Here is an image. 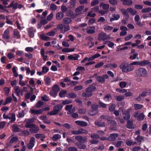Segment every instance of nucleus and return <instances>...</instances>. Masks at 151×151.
Listing matches in <instances>:
<instances>
[{
	"label": "nucleus",
	"instance_id": "f257e3e1",
	"mask_svg": "<svg viewBox=\"0 0 151 151\" xmlns=\"http://www.w3.org/2000/svg\"><path fill=\"white\" fill-rule=\"evenodd\" d=\"M135 73L137 76L143 78L146 77L148 74L147 70L143 68H140L136 70Z\"/></svg>",
	"mask_w": 151,
	"mask_h": 151
},
{
	"label": "nucleus",
	"instance_id": "f03ea898",
	"mask_svg": "<svg viewBox=\"0 0 151 151\" xmlns=\"http://www.w3.org/2000/svg\"><path fill=\"white\" fill-rule=\"evenodd\" d=\"M63 106L61 104H58L55 106L53 108V110L48 112V114L50 115H54L57 114L61 110Z\"/></svg>",
	"mask_w": 151,
	"mask_h": 151
},
{
	"label": "nucleus",
	"instance_id": "7ed1b4c3",
	"mask_svg": "<svg viewBox=\"0 0 151 151\" xmlns=\"http://www.w3.org/2000/svg\"><path fill=\"white\" fill-rule=\"evenodd\" d=\"M3 117L4 119H8L11 120V122H13L16 120L15 115V114L12 112H9L8 114L6 115L4 113L3 114Z\"/></svg>",
	"mask_w": 151,
	"mask_h": 151
},
{
	"label": "nucleus",
	"instance_id": "20e7f679",
	"mask_svg": "<svg viewBox=\"0 0 151 151\" xmlns=\"http://www.w3.org/2000/svg\"><path fill=\"white\" fill-rule=\"evenodd\" d=\"M58 29H60L61 32L64 34L66 32L68 31L70 29V27L69 26H66L62 24H59L57 26Z\"/></svg>",
	"mask_w": 151,
	"mask_h": 151
},
{
	"label": "nucleus",
	"instance_id": "39448f33",
	"mask_svg": "<svg viewBox=\"0 0 151 151\" xmlns=\"http://www.w3.org/2000/svg\"><path fill=\"white\" fill-rule=\"evenodd\" d=\"M84 7L83 6H81L76 9L75 12L76 13L73 14L74 16L73 18L76 17L78 15H81L82 14V12L84 9Z\"/></svg>",
	"mask_w": 151,
	"mask_h": 151
},
{
	"label": "nucleus",
	"instance_id": "423d86ee",
	"mask_svg": "<svg viewBox=\"0 0 151 151\" xmlns=\"http://www.w3.org/2000/svg\"><path fill=\"white\" fill-rule=\"evenodd\" d=\"M98 36V39L100 41H104L109 38L108 36L106 35L105 33L104 32L99 34Z\"/></svg>",
	"mask_w": 151,
	"mask_h": 151
},
{
	"label": "nucleus",
	"instance_id": "0eeeda50",
	"mask_svg": "<svg viewBox=\"0 0 151 151\" xmlns=\"http://www.w3.org/2000/svg\"><path fill=\"white\" fill-rule=\"evenodd\" d=\"M96 28L94 26H88L86 27V32L89 34H92L95 32Z\"/></svg>",
	"mask_w": 151,
	"mask_h": 151
},
{
	"label": "nucleus",
	"instance_id": "6e6552de",
	"mask_svg": "<svg viewBox=\"0 0 151 151\" xmlns=\"http://www.w3.org/2000/svg\"><path fill=\"white\" fill-rule=\"evenodd\" d=\"M29 131L31 133H36L39 131V127L37 125L32 124V127L29 129Z\"/></svg>",
	"mask_w": 151,
	"mask_h": 151
},
{
	"label": "nucleus",
	"instance_id": "1a4fd4ad",
	"mask_svg": "<svg viewBox=\"0 0 151 151\" xmlns=\"http://www.w3.org/2000/svg\"><path fill=\"white\" fill-rule=\"evenodd\" d=\"M134 117H137L138 120H142L144 119L145 115L142 113L139 114L138 113L136 112L134 114Z\"/></svg>",
	"mask_w": 151,
	"mask_h": 151
},
{
	"label": "nucleus",
	"instance_id": "9d476101",
	"mask_svg": "<svg viewBox=\"0 0 151 151\" xmlns=\"http://www.w3.org/2000/svg\"><path fill=\"white\" fill-rule=\"evenodd\" d=\"M119 136L118 133H114L111 134L110 136L108 137V141H114L116 139V138Z\"/></svg>",
	"mask_w": 151,
	"mask_h": 151
},
{
	"label": "nucleus",
	"instance_id": "9b49d317",
	"mask_svg": "<svg viewBox=\"0 0 151 151\" xmlns=\"http://www.w3.org/2000/svg\"><path fill=\"white\" fill-rule=\"evenodd\" d=\"M35 142V139L33 137H32L30 139L29 143L27 145V147L29 149H32L34 147Z\"/></svg>",
	"mask_w": 151,
	"mask_h": 151
},
{
	"label": "nucleus",
	"instance_id": "f8f14e48",
	"mask_svg": "<svg viewBox=\"0 0 151 151\" xmlns=\"http://www.w3.org/2000/svg\"><path fill=\"white\" fill-rule=\"evenodd\" d=\"M128 64V63H123L120 65L119 68L122 72L126 73Z\"/></svg>",
	"mask_w": 151,
	"mask_h": 151
},
{
	"label": "nucleus",
	"instance_id": "ddd939ff",
	"mask_svg": "<svg viewBox=\"0 0 151 151\" xmlns=\"http://www.w3.org/2000/svg\"><path fill=\"white\" fill-rule=\"evenodd\" d=\"M96 88L95 86L91 85L87 88L85 90L86 92L87 93H91L96 90Z\"/></svg>",
	"mask_w": 151,
	"mask_h": 151
},
{
	"label": "nucleus",
	"instance_id": "4468645a",
	"mask_svg": "<svg viewBox=\"0 0 151 151\" xmlns=\"http://www.w3.org/2000/svg\"><path fill=\"white\" fill-rule=\"evenodd\" d=\"M9 31L8 29H6L2 35V38L4 39L8 40L9 39L10 36L9 35Z\"/></svg>",
	"mask_w": 151,
	"mask_h": 151
},
{
	"label": "nucleus",
	"instance_id": "2eb2a0df",
	"mask_svg": "<svg viewBox=\"0 0 151 151\" xmlns=\"http://www.w3.org/2000/svg\"><path fill=\"white\" fill-rule=\"evenodd\" d=\"M30 111L35 114H42L43 111V109H39L38 110H34L32 109H30Z\"/></svg>",
	"mask_w": 151,
	"mask_h": 151
},
{
	"label": "nucleus",
	"instance_id": "dca6fc26",
	"mask_svg": "<svg viewBox=\"0 0 151 151\" xmlns=\"http://www.w3.org/2000/svg\"><path fill=\"white\" fill-rule=\"evenodd\" d=\"M60 90L59 86L56 84L54 85L52 88L53 93L56 94Z\"/></svg>",
	"mask_w": 151,
	"mask_h": 151
},
{
	"label": "nucleus",
	"instance_id": "f3484780",
	"mask_svg": "<svg viewBox=\"0 0 151 151\" xmlns=\"http://www.w3.org/2000/svg\"><path fill=\"white\" fill-rule=\"evenodd\" d=\"M75 123L78 125L82 127L86 126L88 125V123L86 122L81 121H75Z\"/></svg>",
	"mask_w": 151,
	"mask_h": 151
},
{
	"label": "nucleus",
	"instance_id": "a211bd4d",
	"mask_svg": "<svg viewBox=\"0 0 151 151\" xmlns=\"http://www.w3.org/2000/svg\"><path fill=\"white\" fill-rule=\"evenodd\" d=\"M117 66V64L115 63H109L104 65V67L106 68H115Z\"/></svg>",
	"mask_w": 151,
	"mask_h": 151
},
{
	"label": "nucleus",
	"instance_id": "6ab92c4d",
	"mask_svg": "<svg viewBox=\"0 0 151 151\" xmlns=\"http://www.w3.org/2000/svg\"><path fill=\"white\" fill-rule=\"evenodd\" d=\"M14 1H12L7 7L8 8L12 7L13 9H16L17 8L18 4L17 3H14Z\"/></svg>",
	"mask_w": 151,
	"mask_h": 151
},
{
	"label": "nucleus",
	"instance_id": "aec40b11",
	"mask_svg": "<svg viewBox=\"0 0 151 151\" xmlns=\"http://www.w3.org/2000/svg\"><path fill=\"white\" fill-rule=\"evenodd\" d=\"M28 31L29 37H33L34 35L35 29L32 28H30L28 29Z\"/></svg>",
	"mask_w": 151,
	"mask_h": 151
},
{
	"label": "nucleus",
	"instance_id": "412c9836",
	"mask_svg": "<svg viewBox=\"0 0 151 151\" xmlns=\"http://www.w3.org/2000/svg\"><path fill=\"white\" fill-rule=\"evenodd\" d=\"M44 81L46 86H50L51 85V78L49 77H45L44 79Z\"/></svg>",
	"mask_w": 151,
	"mask_h": 151
},
{
	"label": "nucleus",
	"instance_id": "4be33fe9",
	"mask_svg": "<svg viewBox=\"0 0 151 151\" xmlns=\"http://www.w3.org/2000/svg\"><path fill=\"white\" fill-rule=\"evenodd\" d=\"M64 16V15L63 13L61 12H58L56 14V19L58 20H60L63 18Z\"/></svg>",
	"mask_w": 151,
	"mask_h": 151
},
{
	"label": "nucleus",
	"instance_id": "5701e85b",
	"mask_svg": "<svg viewBox=\"0 0 151 151\" xmlns=\"http://www.w3.org/2000/svg\"><path fill=\"white\" fill-rule=\"evenodd\" d=\"M124 5L130 6L132 4V1L131 0H121Z\"/></svg>",
	"mask_w": 151,
	"mask_h": 151
},
{
	"label": "nucleus",
	"instance_id": "b1692460",
	"mask_svg": "<svg viewBox=\"0 0 151 151\" xmlns=\"http://www.w3.org/2000/svg\"><path fill=\"white\" fill-rule=\"evenodd\" d=\"M63 23L66 24H70L72 20L70 18L68 17H65L63 19Z\"/></svg>",
	"mask_w": 151,
	"mask_h": 151
},
{
	"label": "nucleus",
	"instance_id": "393cba45",
	"mask_svg": "<svg viewBox=\"0 0 151 151\" xmlns=\"http://www.w3.org/2000/svg\"><path fill=\"white\" fill-rule=\"evenodd\" d=\"M127 10L128 12L130 13L132 15H135L137 13V12L135 10L131 8H127Z\"/></svg>",
	"mask_w": 151,
	"mask_h": 151
},
{
	"label": "nucleus",
	"instance_id": "a878e982",
	"mask_svg": "<svg viewBox=\"0 0 151 151\" xmlns=\"http://www.w3.org/2000/svg\"><path fill=\"white\" fill-rule=\"evenodd\" d=\"M78 55H70L68 56V58L71 60H77L78 59Z\"/></svg>",
	"mask_w": 151,
	"mask_h": 151
},
{
	"label": "nucleus",
	"instance_id": "bb28decb",
	"mask_svg": "<svg viewBox=\"0 0 151 151\" xmlns=\"http://www.w3.org/2000/svg\"><path fill=\"white\" fill-rule=\"evenodd\" d=\"M14 36L16 38L18 39L20 37L19 32L17 29H14L13 31Z\"/></svg>",
	"mask_w": 151,
	"mask_h": 151
},
{
	"label": "nucleus",
	"instance_id": "cd10ccee",
	"mask_svg": "<svg viewBox=\"0 0 151 151\" xmlns=\"http://www.w3.org/2000/svg\"><path fill=\"white\" fill-rule=\"evenodd\" d=\"M101 56V55L99 53H96L93 55L91 56L89 58L88 60H93Z\"/></svg>",
	"mask_w": 151,
	"mask_h": 151
},
{
	"label": "nucleus",
	"instance_id": "c85d7f7f",
	"mask_svg": "<svg viewBox=\"0 0 151 151\" xmlns=\"http://www.w3.org/2000/svg\"><path fill=\"white\" fill-rule=\"evenodd\" d=\"M134 69V67L132 66L130 64H128L127 66L126 73H128L132 71Z\"/></svg>",
	"mask_w": 151,
	"mask_h": 151
},
{
	"label": "nucleus",
	"instance_id": "c756f323",
	"mask_svg": "<svg viewBox=\"0 0 151 151\" xmlns=\"http://www.w3.org/2000/svg\"><path fill=\"white\" fill-rule=\"evenodd\" d=\"M149 61L148 60H144L141 62H139V66H144L146 65L149 64Z\"/></svg>",
	"mask_w": 151,
	"mask_h": 151
},
{
	"label": "nucleus",
	"instance_id": "7c9ffc66",
	"mask_svg": "<svg viewBox=\"0 0 151 151\" xmlns=\"http://www.w3.org/2000/svg\"><path fill=\"white\" fill-rule=\"evenodd\" d=\"M95 124L96 125L99 127H105V124L104 122H99L96 121L95 122Z\"/></svg>",
	"mask_w": 151,
	"mask_h": 151
},
{
	"label": "nucleus",
	"instance_id": "2f4dec72",
	"mask_svg": "<svg viewBox=\"0 0 151 151\" xmlns=\"http://www.w3.org/2000/svg\"><path fill=\"white\" fill-rule=\"evenodd\" d=\"M61 136L59 134H54L52 137V139L55 141H57L58 139H60Z\"/></svg>",
	"mask_w": 151,
	"mask_h": 151
},
{
	"label": "nucleus",
	"instance_id": "473e14b6",
	"mask_svg": "<svg viewBox=\"0 0 151 151\" xmlns=\"http://www.w3.org/2000/svg\"><path fill=\"white\" fill-rule=\"evenodd\" d=\"M123 108L122 107L120 108L119 109V110L122 111V113L124 114H128L132 110L130 108L129 109H127L126 111H123Z\"/></svg>",
	"mask_w": 151,
	"mask_h": 151
},
{
	"label": "nucleus",
	"instance_id": "72a5a7b5",
	"mask_svg": "<svg viewBox=\"0 0 151 151\" xmlns=\"http://www.w3.org/2000/svg\"><path fill=\"white\" fill-rule=\"evenodd\" d=\"M113 27L112 26L108 25H105L104 26V29L105 31H110L113 29Z\"/></svg>",
	"mask_w": 151,
	"mask_h": 151
},
{
	"label": "nucleus",
	"instance_id": "f704fd0d",
	"mask_svg": "<svg viewBox=\"0 0 151 151\" xmlns=\"http://www.w3.org/2000/svg\"><path fill=\"white\" fill-rule=\"evenodd\" d=\"M100 6L102 7L104 9L106 10L109 8V4L102 3L100 4Z\"/></svg>",
	"mask_w": 151,
	"mask_h": 151
},
{
	"label": "nucleus",
	"instance_id": "c9c22d12",
	"mask_svg": "<svg viewBox=\"0 0 151 151\" xmlns=\"http://www.w3.org/2000/svg\"><path fill=\"white\" fill-rule=\"evenodd\" d=\"M126 144L128 146H130L131 145H134L136 144V143L135 142H133L131 140L127 139L126 142Z\"/></svg>",
	"mask_w": 151,
	"mask_h": 151
},
{
	"label": "nucleus",
	"instance_id": "e433bc0d",
	"mask_svg": "<svg viewBox=\"0 0 151 151\" xmlns=\"http://www.w3.org/2000/svg\"><path fill=\"white\" fill-rule=\"evenodd\" d=\"M40 38L41 40L45 41H48L50 40V37L43 35H40Z\"/></svg>",
	"mask_w": 151,
	"mask_h": 151
},
{
	"label": "nucleus",
	"instance_id": "4c0bfd02",
	"mask_svg": "<svg viewBox=\"0 0 151 151\" xmlns=\"http://www.w3.org/2000/svg\"><path fill=\"white\" fill-rule=\"evenodd\" d=\"M143 107V106L142 104H134V109L136 110H139L141 109Z\"/></svg>",
	"mask_w": 151,
	"mask_h": 151
},
{
	"label": "nucleus",
	"instance_id": "58836bf2",
	"mask_svg": "<svg viewBox=\"0 0 151 151\" xmlns=\"http://www.w3.org/2000/svg\"><path fill=\"white\" fill-rule=\"evenodd\" d=\"M97 111L94 110H91L88 112V113L91 116H93L97 113Z\"/></svg>",
	"mask_w": 151,
	"mask_h": 151
},
{
	"label": "nucleus",
	"instance_id": "ea45409f",
	"mask_svg": "<svg viewBox=\"0 0 151 151\" xmlns=\"http://www.w3.org/2000/svg\"><path fill=\"white\" fill-rule=\"evenodd\" d=\"M121 11L123 14L127 17L129 16L128 14L129 12H128L127 10V9H121Z\"/></svg>",
	"mask_w": 151,
	"mask_h": 151
},
{
	"label": "nucleus",
	"instance_id": "a19ab883",
	"mask_svg": "<svg viewBox=\"0 0 151 151\" xmlns=\"http://www.w3.org/2000/svg\"><path fill=\"white\" fill-rule=\"evenodd\" d=\"M123 143L124 142L122 141H119L116 143H114V145L116 147H121Z\"/></svg>",
	"mask_w": 151,
	"mask_h": 151
},
{
	"label": "nucleus",
	"instance_id": "79ce46f5",
	"mask_svg": "<svg viewBox=\"0 0 151 151\" xmlns=\"http://www.w3.org/2000/svg\"><path fill=\"white\" fill-rule=\"evenodd\" d=\"M151 11V8L148 7L142 9L141 12L142 13H147Z\"/></svg>",
	"mask_w": 151,
	"mask_h": 151
},
{
	"label": "nucleus",
	"instance_id": "37998d69",
	"mask_svg": "<svg viewBox=\"0 0 151 151\" xmlns=\"http://www.w3.org/2000/svg\"><path fill=\"white\" fill-rule=\"evenodd\" d=\"M97 80L100 83L104 82L105 80L103 76H98L96 78Z\"/></svg>",
	"mask_w": 151,
	"mask_h": 151
},
{
	"label": "nucleus",
	"instance_id": "c03bdc74",
	"mask_svg": "<svg viewBox=\"0 0 151 151\" xmlns=\"http://www.w3.org/2000/svg\"><path fill=\"white\" fill-rule=\"evenodd\" d=\"M136 140L138 142L141 143L142 142H144V139L142 137L138 136L136 138Z\"/></svg>",
	"mask_w": 151,
	"mask_h": 151
},
{
	"label": "nucleus",
	"instance_id": "a18cd8bd",
	"mask_svg": "<svg viewBox=\"0 0 151 151\" xmlns=\"http://www.w3.org/2000/svg\"><path fill=\"white\" fill-rule=\"evenodd\" d=\"M127 127L129 129L133 128L132 121H129L127 122Z\"/></svg>",
	"mask_w": 151,
	"mask_h": 151
},
{
	"label": "nucleus",
	"instance_id": "49530a36",
	"mask_svg": "<svg viewBox=\"0 0 151 151\" xmlns=\"http://www.w3.org/2000/svg\"><path fill=\"white\" fill-rule=\"evenodd\" d=\"M127 84V83L125 81H122L119 83V86L121 88H124L125 87Z\"/></svg>",
	"mask_w": 151,
	"mask_h": 151
},
{
	"label": "nucleus",
	"instance_id": "de8ad7c7",
	"mask_svg": "<svg viewBox=\"0 0 151 151\" xmlns=\"http://www.w3.org/2000/svg\"><path fill=\"white\" fill-rule=\"evenodd\" d=\"M18 140V138L16 137H12L10 141V145L14 142H17Z\"/></svg>",
	"mask_w": 151,
	"mask_h": 151
},
{
	"label": "nucleus",
	"instance_id": "09e8293b",
	"mask_svg": "<svg viewBox=\"0 0 151 151\" xmlns=\"http://www.w3.org/2000/svg\"><path fill=\"white\" fill-rule=\"evenodd\" d=\"M43 105V102L41 101H39L36 105V108H41Z\"/></svg>",
	"mask_w": 151,
	"mask_h": 151
},
{
	"label": "nucleus",
	"instance_id": "8fccbe9b",
	"mask_svg": "<svg viewBox=\"0 0 151 151\" xmlns=\"http://www.w3.org/2000/svg\"><path fill=\"white\" fill-rule=\"evenodd\" d=\"M79 134H87L88 133V132L86 129L81 128L78 129Z\"/></svg>",
	"mask_w": 151,
	"mask_h": 151
},
{
	"label": "nucleus",
	"instance_id": "3c124183",
	"mask_svg": "<svg viewBox=\"0 0 151 151\" xmlns=\"http://www.w3.org/2000/svg\"><path fill=\"white\" fill-rule=\"evenodd\" d=\"M116 107V105L114 104H112L109 107V109L111 111H113Z\"/></svg>",
	"mask_w": 151,
	"mask_h": 151
},
{
	"label": "nucleus",
	"instance_id": "603ef678",
	"mask_svg": "<svg viewBox=\"0 0 151 151\" xmlns=\"http://www.w3.org/2000/svg\"><path fill=\"white\" fill-rule=\"evenodd\" d=\"M106 42L108 43V46L109 47L112 48H114V44L113 42L109 41H107Z\"/></svg>",
	"mask_w": 151,
	"mask_h": 151
},
{
	"label": "nucleus",
	"instance_id": "864d4df0",
	"mask_svg": "<svg viewBox=\"0 0 151 151\" xmlns=\"http://www.w3.org/2000/svg\"><path fill=\"white\" fill-rule=\"evenodd\" d=\"M151 94V90L150 89H145L142 91V94Z\"/></svg>",
	"mask_w": 151,
	"mask_h": 151
},
{
	"label": "nucleus",
	"instance_id": "5fc2aeb1",
	"mask_svg": "<svg viewBox=\"0 0 151 151\" xmlns=\"http://www.w3.org/2000/svg\"><path fill=\"white\" fill-rule=\"evenodd\" d=\"M50 8L52 11H55L57 9V6L55 4H52L50 5Z\"/></svg>",
	"mask_w": 151,
	"mask_h": 151
},
{
	"label": "nucleus",
	"instance_id": "6e6d98bb",
	"mask_svg": "<svg viewBox=\"0 0 151 151\" xmlns=\"http://www.w3.org/2000/svg\"><path fill=\"white\" fill-rule=\"evenodd\" d=\"M121 93H125V94H130L131 93L129 91V90H126V89H122L121 91Z\"/></svg>",
	"mask_w": 151,
	"mask_h": 151
},
{
	"label": "nucleus",
	"instance_id": "4d7b16f0",
	"mask_svg": "<svg viewBox=\"0 0 151 151\" xmlns=\"http://www.w3.org/2000/svg\"><path fill=\"white\" fill-rule=\"evenodd\" d=\"M86 108H81L78 110V112L80 114H84L86 113Z\"/></svg>",
	"mask_w": 151,
	"mask_h": 151
},
{
	"label": "nucleus",
	"instance_id": "13d9d810",
	"mask_svg": "<svg viewBox=\"0 0 151 151\" xmlns=\"http://www.w3.org/2000/svg\"><path fill=\"white\" fill-rule=\"evenodd\" d=\"M133 151H144L142 149L139 147H135L132 149Z\"/></svg>",
	"mask_w": 151,
	"mask_h": 151
},
{
	"label": "nucleus",
	"instance_id": "bf43d9fd",
	"mask_svg": "<svg viewBox=\"0 0 151 151\" xmlns=\"http://www.w3.org/2000/svg\"><path fill=\"white\" fill-rule=\"evenodd\" d=\"M133 37V35L132 34L129 35L124 37V40L125 41H128L132 39Z\"/></svg>",
	"mask_w": 151,
	"mask_h": 151
},
{
	"label": "nucleus",
	"instance_id": "052dcab7",
	"mask_svg": "<svg viewBox=\"0 0 151 151\" xmlns=\"http://www.w3.org/2000/svg\"><path fill=\"white\" fill-rule=\"evenodd\" d=\"M105 22V19L103 17H101L97 20V22L100 23H104Z\"/></svg>",
	"mask_w": 151,
	"mask_h": 151
},
{
	"label": "nucleus",
	"instance_id": "680f3d73",
	"mask_svg": "<svg viewBox=\"0 0 151 151\" xmlns=\"http://www.w3.org/2000/svg\"><path fill=\"white\" fill-rule=\"evenodd\" d=\"M110 118H109V120H108V122L109 124H110L112 125H115L116 124V121L113 120H110L109 119Z\"/></svg>",
	"mask_w": 151,
	"mask_h": 151
},
{
	"label": "nucleus",
	"instance_id": "e2e57ef3",
	"mask_svg": "<svg viewBox=\"0 0 151 151\" xmlns=\"http://www.w3.org/2000/svg\"><path fill=\"white\" fill-rule=\"evenodd\" d=\"M21 134L23 136L29 135L30 134V132L27 130H24L21 132Z\"/></svg>",
	"mask_w": 151,
	"mask_h": 151
},
{
	"label": "nucleus",
	"instance_id": "0e129e2a",
	"mask_svg": "<svg viewBox=\"0 0 151 151\" xmlns=\"http://www.w3.org/2000/svg\"><path fill=\"white\" fill-rule=\"evenodd\" d=\"M138 55V53L136 52L134 54H133V55H131L130 56V58L132 60H134L136 58V57Z\"/></svg>",
	"mask_w": 151,
	"mask_h": 151
},
{
	"label": "nucleus",
	"instance_id": "69168bd1",
	"mask_svg": "<svg viewBox=\"0 0 151 151\" xmlns=\"http://www.w3.org/2000/svg\"><path fill=\"white\" fill-rule=\"evenodd\" d=\"M104 64V63L102 62H100L95 65V67L96 68H100Z\"/></svg>",
	"mask_w": 151,
	"mask_h": 151
},
{
	"label": "nucleus",
	"instance_id": "338daca9",
	"mask_svg": "<svg viewBox=\"0 0 151 151\" xmlns=\"http://www.w3.org/2000/svg\"><path fill=\"white\" fill-rule=\"evenodd\" d=\"M34 121V120L33 119H26L25 120V122L26 123L31 124L33 123Z\"/></svg>",
	"mask_w": 151,
	"mask_h": 151
},
{
	"label": "nucleus",
	"instance_id": "774afa93",
	"mask_svg": "<svg viewBox=\"0 0 151 151\" xmlns=\"http://www.w3.org/2000/svg\"><path fill=\"white\" fill-rule=\"evenodd\" d=\"M111 99V97L110 95H108L104 97V99L106 101H109Z\"/></svg>",
	"mask_w": 151,
	"mask_h": 151
}]
</instances>
